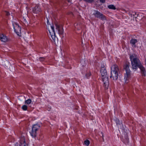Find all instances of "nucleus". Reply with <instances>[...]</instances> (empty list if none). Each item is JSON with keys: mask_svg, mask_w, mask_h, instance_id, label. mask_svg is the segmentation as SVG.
Listing matches in <instances>:
<instances>
[{"mask_svg": "<svg viewBox=\"0 0 146 146\" xmlns=\"http://www.w3.org/2000/svg\"><path fill=\"white\" fill-rule=\"evenodd\" d=\"M56 28L58 31V33L60 35H62L63 34V28L60 27L58 25H56Z\"/></svg>", "mask_w": 146, "mask_h": 146, "instance_id": "12", "label": "nucleus"}, {"mask_svg": "<svg viewBox=\"0 0 146 146\" xmlns=\"http://www.w3.org/2000/svg\"><path fill=\"white\" fill-rule=\"evenodd\" d=\"M32 102L31 100V99H29L25 101V104H30Z\"/></svg>", "mask_w": 146, "mask_h": 146, "instance_id": "19", "label": "nucleus"}, {"mask_svg": "<svg viewBox=\"0 0 146 146\" xmlns=\"http://www.w3.org/2000/svg\"><path fill=\"white\" fill-rule=\"evenodd\" d=\"M119 71L118 66L116 64H114L111 67V76L110 78L113 77L114 80H116L118 78V72Z\"/></svg>", "mask_w": 146, "mask_h": 146, "instance_id": "3", "label": "nucleus"}, {"mask_svg": "<svg viewBox=\"0 0 146 146\" xmlns=\"http://www.w3.org/2000/svg\"><path fill=\"white\" fill-rule=\"evenodd\" d=\"M130 15L131 17H133L136 18L138 16V14H137V13L135 12L131 11L130 12Z\"/></svg>", "mask_w": 146, "mask_h": 146, "instance_id": "15", "label": "nucleus"}, {"mask_svg": "<svg viewBox=\"0 0 146 146\" xmlns=\"http://www.w3.org/2000/svg\"><path fill=\"white\" fill-rule=\"evenodd\" d=\"M130 66V63L126 62L123 66L124 69L125 70L126 73L125 74L124 78L125 82L127 84L129 82V80L130 78V71L129 69Z\"/></svg>", "mask_w": 146, "mask_h": 146, "instance_id": "4", "label": "nucleus"}, {"mask_svg": "<svg viewBox=\"0 0 146 146\" xmlns=\"http://www.w3.org/2000/svg\"><path fill=\"white\" fill-rule=\"evenodd\" d=\"M51 29L52 30V31L54 33V26H51Z\"/></svg>", "mask_w": 146, "mask_h": 146, "instance_id": "27", "label": "nucleus"}, {"mask_svg": "<svg viewBox=\"0 0 146 146\" xmlns=\"http://www.w3.org/2000/svg\"><path fill=\"white\" fill-rule=\"evenodd\" d=\"M52 36L53 40H54V39H55V36H54L53 37H52V36Z\"/></svg>", "mask_w": 146, "mask_h": 146, "instance_id": "29", "label": "nucleus"}, {"mask_svg": "<svg viewBox=\"0 0 146 146\" xmlns=\"http://www.w3.org/2000/svg\"><path fill=\"white\" fill-rule=\"evenodd\" d=\"M130 58L133 69H137L142 64L137 55L134 54H131Z\"/></svg>", "mask_w": 146, "mask_h": 146, "instance_id": "2", "label": "nucleus"}, {"mask_svg": "<svg viewBox=\"0 0 146 146\" xmlns=\"http://www.w3.org/2000/svg\"><path fill=\"white\" fill-rule=\"evenodd\" d=\"M6 15L7 16H8L10 15L9 13L7 12H6Z\"/></svg>", "mask_w": 146, "mask_h": 146, "instance_id": "28", "label": "nucleus"}, {"mask_svg": "<svg viewBox=\"0 0 146 146\" xmlns=\"http://www.w3.org/2000/svg\"><path fill=\"white\" fill-rule=\"evenodd\" d=\"M15 146H28V145L26 143L25 138L24 136H21L20 138L19 143H16Z\"/></svg>", "mask_w": 146, "mask_h": 146, "instance_id": "8", "label": "nucleus"}, {"mask_svg": "<svg viewBox=\"0 0 146 146\" xmlns=\"http://www.w3.org/2000/svg\"><path fill=\"white\" fill-rule=\"evenodd\" d=\"M100 72L102 76V80L103 82V86L105 89H107L108 87L109 78L106 68L104 65H102L101 66Z\"/></svg>", "mask_w": 146, "mask_h": 146, "instance_id": "1", "label": "nucleus"}, {"mask_svg": "<svg viewBox=\"0 0 146 146\" xmlns=\"http://www.w3.org/2000/svg\"><path fill=\"white\" fill-rule=\"evenodd\" d=\"M45 59V58L44 57H40L39 58V60L41 62L44 61Z\"/></svg>", "mask_w": 146, "mask_h": 146, "instance_id": "24", "label": "nucleus"}, {"mask_svg": "<svg viewBox=\"0 0 146 146\" xmlns=\"http://www.w3.org/2000/svg\"><path fill=\"white\" fill-rule=\"evenodd\" d=\"M90 143V141L87 139L84 141V144L86 145L87 146H88L89 145Z\"/></svg>", "mask_w": 146, "mask_h": 146, "instance_id": "20", "label": "nucleus"}, {"mask_svg": "<svg viewBox=\"0 0 146 146\" xmlns=\"http://www.w3.org/2000/svg\"><path fill=\"white\" fill-rule=\"evenodd\" d=\"M115 121L117 126L118 128L120 129H122L123 128V125L122 123V121H120L117 118L115 119Z\"/></svg>", "mask_w": 146, "mask_h": 146, "instance_id": "10", "label": "nucleus"}, {"mask_svg": "<svg viewBox=\"0 0 146 146\" xmlns=\"http://www.w3.org/2000/svg\"><path fill=\"white\" fill-rule=\"evenodd\" d=\"M48 22H49V21H47V23L48 24Z\"/></svg>", "mask_w": 146, "mask_h": 146, "instance_id": "32", "label": "nucleus"}, {"mask_svg": "<svg viewBox=\"0 0 146 146\" xmlns=\"http://www.w3.org/2000/svg\"><path fill=\"white\" fill-rule=\"evenodd\" d=\"M93 14L96 17L100 18L102 20H105L106 19V16L97 10H94V13Z\"/></svg>", "mask_w": 146, "mask_h": 146, "instance_id": "6", "label": "nucleus"}, {"mask_svg": "<svg viewBox=\"0 0 146 146\" xmlns=\"http://www.w3.org/2000/svg\"><path fill=\"white\" fill-rule=\"evenodd\" d=\"M141 73L143 76H146V71L145 68L141 64L139 67Z\"/></svg>", "mask_w": 146, "mask_h": 146, "instance_id": "11", "label": "nucleus"}, {"mask_svg": "<svg viewBox=\"0 0 146 146\" xmlns=\"http://www.w3.org/2000/svg\"><path fill=\"white\" fill-rule=\"evenodd\" d=\"M13 25L15 31L18 35L19 36L21 33V28L17 23H13Z\"/></svg>", "mask_w": 146, "mask_h": 146, "instance_id": "7", "label": "nucleus"}, {"mask_svg": "<svg viewBox=\"0 0 146 146\" xmlns=\"http://www.w3.org/2000/svg\"><path fill=\"white\" fill-rule=\"evenodd\" d=\"M83 1L87 3H91L94 1V0H83Z\"/></svg>", "mask_w": 146, "mask_h": 146, "instance_id": "22", "label": "nucleus"}, {"mask_svg": "<svg viewBox=\"0 0 146 146\" xmlns=\"http://www.w3.org/2000/svg\"><path fill=\"white\" fill-rule=\"evenodd\" d=\"M67 1L68 2H70V0H67Z\"/></svg>", "mask_w": 146, "mask_h": 146, "instance_id": "30", "label": "nucleus"}, {"mask_svg": "<svg viewBox=\"0 0 146 146\" xmlns=\"http://www.w3.org/2000/svg\"><path fill=\"white\" fill-rule=\"evenodd\" d=\"M0 40L2 41L6 42L8 40V38L5 35L2 34L0 35Z\"/></svg>", "mask_w": 146, "mask_h": 146, "instance_id": "13", "label": "nucleus"}, {"mask_svg": "<svg viewBox=\"0 0 146 146\" xmlns=\"http://www.w3.org/2000/svg\"><path fill=\"white\" fill-rule=\"evenodd\" d=\"M123 141L125 144H127L129 141V139L128 138V135L126 133L124 135V138H123Z\"/></svg>", "mask_w": 146, "mask_h": 146, "instance_id": "14", "label": "nucleus"}, {"mask_svg": "<svg viewBox=\"0 0 146 146\" xmlns=\"http://www.w3.org/2000/svg\"><path fill=\"white\" fill-rule=\"evenodd\" d=\"M42 11L40 6L37 5L33 8L32 11L34 13L39 14Z\"/></svg>", "mask_w": 146, "mask_h": 146, "instance_id": "9", "label": "nucleus"}, {"mask_svg": "<svg viewBox=\"0 0 146 146\" xmlns=\"http://www.w3.org/2000/svg\"><path fill=\"white\" fill-rule=\"evenodd\" d=\"M51 109V108L49 109V110H48V111H49Z\"/></svg>", "mask_w": 146, "mask_h": 146, "instance_id": "33", "label": "nucleus"}, {"mask_svg": "<svg viewBox=\"0 0 146 146\" xmlns=\"http://www.w3.org/2000/svg\"><path fill=\"white\" fill-rule=\"evenodd\" d=\"M74 25L75 28L78 30L80 29L81 28L82 25L80 24L75 23Z\"/></svg>", "mask_w": 146, "mask_h": 146, "instance_id": "16", "label": "nucleus"}, {"mask_svg": "<svg viewBox=\"0 0 146 146\" xmlns=\"http://www.w3.org/2000/svg\"><path fill=\"white\" fill-rule=\"evenodd\" d=\"M40 127V126L37 124H34L32 127L31 131L30 132L31 135L33 137H36L37 131Z\"/></svg>", "mask_w": 146, "mask_h": 146, "instance_id": "5", "label": "nucleus"}, {"mask_svg": "<svg viewBox=\"0 0 146 146\" xmlns=\"http://www.w3.org/2000/svg\"><path fill=\"white\" fill-rule=\"evenodd\" d=\"M108 7L110 9L115 10L116 8L115 6L113 5H110L108 6Z\"/></svg>", "mask_w": 146, "mask_h": 146, "instance_id": "18", "label": "nucleus"}, {"mask_svg": "<svg viewBox=\"0 0 146 146\" xmlns=\"http://www.w3.org/2000/svg\"><path fill=\"white\" fill-rule=\"evenodd\" d=\"M90 75L91 74L90 73H88L86 74L85 76L87 78H88L90 76Z\"/></svg>", "mask_w": 146, "mask_h": 146, "instance_id": "23", "label": "nucleus"}, {"mask_svg": "<svg viewBox=\"0 0 146 146\" xmlns=\"http://www.w3.org/2000/svg\"><path fill=\"white\" fill-rule=\"evenodd\" d=\"M137 42V40L135 39H132L130 41V43L133 45H135V43Z\"/></svg>", "mask_w": 146, "mask_h": 146, "instance_id": "17", "label": "nucleus"}, {"mask_svg": "<svg viewBox=\"0 0 146 146\" xmlns=\"http://www.w3.org/2000/svg\"><path fill=\"white\" fill-rule=\"evenodd\" d=\"M100 2L102 3H104L105 2V0H100Z\"/></svg>", "mask_w": 146, "mask_h": 146, "instance_id": "26", "label": "nucleus"}, {"mask_svg": "<svg viewBox=\"0 0 146 146\" xmlns=\"http://www.w3.org/2000/svg\"><path fill=\"white\" fill-rule=\"evenodd\" d=\"M42 137H41V138H39V140H42Z\"/></svg>", "mask_w": 146, "mask_h": 146, "instance_id": "31", "label": "nucleus"}, {"mask_svg": "<svg viewBox=\"0 0 146 146\" xmlns=\"http://www.w3.org/2000/svg\"><path fill=\"white\" fill-rule=\"evenodd\" d=\"M100 135L101 137H102L103 140H104V135L102 132H101V134H100ZM103 141H104V140H103Z\"/></svg>", "mask_w": 146, "mask_h": 146, "instance_id": "25", "label": "nucleus"}, {"mask_svg": "<svg viewBox=\"0 0 146 146\" xmlns=\"http://www.w3.org/2000/svg\"><path fill=\"white\" fill-rule=\"evenodd\" d=\"M22 109L23 110L26 111L27 110V106L26 105H23L22 107Z\"/></svg>", "mask_w": 146, "mask_h": 146, "instance_id": "21", "label": "nucleus"}]
</instances>
